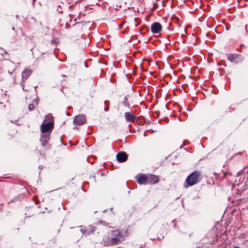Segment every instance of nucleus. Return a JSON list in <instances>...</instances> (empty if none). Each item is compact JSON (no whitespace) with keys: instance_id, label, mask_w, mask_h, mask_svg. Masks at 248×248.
Wrapping results in <instances>:
<instances>
[{"instance_id":"18","label":"nucleus","mask_w":248,"mask_h":248,"mask_svg":"<svg viewBox=\"0 0 248 248\" xmlns=\"http://www.w3.org/2000/svg\"><path fill=\"white\" fill-rule=\"evenodd\" d=\"M81 232H83V230L82 229H81Z\"/></svg>"},{"instance_id":"7","label":"nucleus","mask_w":248,"mask_h":248,"mask_svg":"<svg viewBox=\"0 0 248 248\" xmlns=\"http://www.w3.org/2000/svg\"><path fill=\"white\" fill-rule=\"evenodd\" d=\"M86 122V117L84 115H80L76 116L74 120V124L76 125L83 124Z\"/></svg>"},{"instance_id":"15","label":"nucleus","mask_w":248,"mask_h":248,"mask_svg":"<svg viewBox=\"0 0 248 248\" xmlns=\"http://www.w3.org/2000/svg\"><path fill=\"white\" fill-rule=\"evenodd\" d=\"M125 105L129 107V104L128 103H125Z\"/></svg>"},{"instance_id":"3","label":"nucleus","mask_w":248,"mask_h":248,"mask_svg":"<svg viewBox=\"0 0 248 248\" xmlns=\"http://www.w3.org/2000/svg\"><path fill=\"white\" fill-rule=\"evenodd\" d=\"M136 181L140 185L148 184V174L139 173L135 177Z\"/></svg>"},{"instance_id":"9","label":"nucleus","mask_w":248,"mask_h":248,"mask_svg":"<svg viewBox=\"0 0 248 248\" xmlns=\"http://www.w3.org/2000/svg\"><path fill=\"white\" fill-rule=\"evenodd\" d=\"M159 181V177L153 174H148V184L154 185Z\"/></svg>"},{"instance_id":"11","label":"nucleus","mask_w":248,"mask_h":248,"mask_svg":"<svg viewBox=\"0 0 248 248\" xmlns=\"http://www.w3.org/2000/svg\"><path fill=\"white\" fill-rule=\"evenodd\" d=\"M117 159L120 162L125 161L127 159V155L125 152H120L117 155Z\"/></svg>"},{"instance_id":"19","label":"nucleus","mask_w":248,"mask_h":248,"mask_svg":"<svg viewBox=\"0 0 248 248\" xmlns=\"http://www.w3.org/2000/svg\"><path fill=\"white\" fill-rule=\"evenodd\" d=\"M63 77H65L66 76L65 75H62Z\"/></svg>"},{"instance_id":"10","label":"nucleus","mask_w":248,"mask_h":248,"mask_svg":"<svg viewBox=\"0 0 248 248\" xmlns=\"http://www.w3.org/2000/svg\"><path fill=\"white\" fill-rule=\"evenodd\" d=\"M32 71L31 69L29 67H27L24 69V70L22 72V79L25 80L27 79L32 74Z\"/></svg>"},{"instance_id":"8","label":"nucleus","mask_w":248,"mask_h":248,"mask_svg":"<svg viewBox=\"0 0 248 248\" xmlns=\"http://www.w3.org/2000/svg\"><path fill=\"white\" fill-rule=\"evenodd\" d=\"M162 26L158 22L153 23L151 28V30L153 33H158L162 31Z\"/></svg>"},{"instance_id":"16","label":"nucleus","mask_w":248,"mask_h":248,"mask_svg":"<svg viewBox=\"0 0 248 248\" xmlns=\"http://www.w3.org/2000/svg\"><path fill=\"white\" fill-rule=\"evenodd\" d=\"M121 26H122L121 25H119V28H120V29L121 28Z\"/></svg>"},{"instance_id":"17","label":"nucleus","mask_w":248,"mask_h":248,"mask_svg":"<svg viewBox=\"0 0 248 248\" xmlns=\"http://www.w3.org/2000/svg\"><path fill=\"white\" fill-rule=\"evenodd\" d=\"M234 248H239L238 247H234Z\"/></svg>"},{"instance_id":"4","label":"nucleus","mask_w":248,"mask_h":248,"mask_svg":"<svg viewBox=\"0 0 248 248\" xmlns=\"http://www.w3.org/2000/svg\"><path fill=\"white\" fill-rule=\"evenodd\" d=\"M53 128L54 125L52 124L42 123L40 126L41 134L48 133L50 135Z\"/></svg>"},{"instance_id":"12","label":"nucleus","mask_w":248,"mask_h":248,"mask_svg":"<svg viewBox=\"0 0 248 248\" xmlns=\"http://www.w3.org/2000/svg\"><path fill=\"white\" fill-rule=\"evenodd\" d=\"M125 118L127 122L133 123L136 119V116L132 113L126 112L124 113Z\"/></svg>"},{"instance_id":"1","label":"nucleus","mask_w":248,"mask_h":248,"mask_svg":"<svg viewBox=\"0 0 248 248\" xmlns=\"http://www.w3.org/2000/svg\"><path fill=\"white\" fill-rule=\"evenodd\" d=\"M125 236L117 230L112 231L110 237L106 238L104 241L105 246L116 245L125 239Z\"/></svg>"},{"instance_id":"5","label":"nucleus","mask_w":248,"mask_h":248,"mask_svg":"<svg viewBox=\"0 0 248 248\" xmlns=\"http://www.w3.org/2000/svg\"><path fill=\"white\" fill-rule=\"evenodd\" d=\"M227 57L228 60L235 63H239L242 60L240 54H229L227 55Z\"/></svg>"},{"instance_id":"2","label":"nucleus","mask_w":248,"mask_h":248,"mask_svg":"<svg viewBox=\"0 0 248 248\" xmlns=\"http://www.w3.org/2000/svg\"><path fill=\"white\" fill-rule=\"evenodd\" d=\"M202 178V173L199 170H195L191 173L186 178L184 184V186L187 188L189 186L200 182Z\"/></svg>"},{"instance_id":"13","label":"nucleus","mask_w":248,"mask_h":248,"mask_svg":"<svg viewBox=\"0 0 248 248\" xmlns=\"http://www.w3.org/2000/svg\"><path fill=\"white\" fill-rule=\"evenodd\" d=\"M43 123L48 124L54 125V117L51 114H48L46 115L43 122Z\"/></svg>"},{"instance_id":"14","label":"nucleus","mask_w":248,"mask_h":248,"mask_svg":"<svg viewBox=\"0 0 248 248\" xmlns=\"http://www.w3.org/2000/svg\"><path fill=\"white\" fill-rule=\"evenodd\" d=\"M35 107L34 104H30L29 105V109L31 111Z\"/></svg>"},{"instance_id":"6","label":"nucleus","mask_w":248,"mask_h":248,"mask_svg":"<svg viewBox=\"0 0 248 248\" xmlns=\"http://www.w3.org/2000/svg\"><path fill=\"white\" fill-rule=\"evenodd\" d=\"M50 140V135L48 133L41 134L40 140L42 146L48 147V141Z\"/></svg>"}]
</instances>
